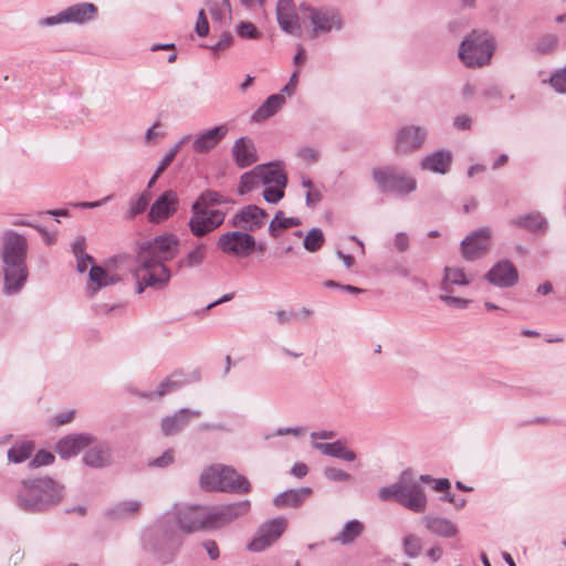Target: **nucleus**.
I'll return each mask as SVG.
<instances>
[{
	"label": "nucleus",
	"mask_w": 566,
	"mask_h": 566,
	"mask_svg": "<svg viewBox=\"0 0 566 566\" xmlns=\"http://www.w3.org/2000/svg\"><path fill=\"white\" fill-rule=\"evenodd\" d=\"M178 245L177 237L166 233L145 242L139 248L136 266L133 269L137 294L143 293L146 287L161 290L168 284L171 273L165 262L175 258Z\"/></svg>",
	"instance_id": "obj_1"
},
{
	"label": "nucleus",
	"mask_w": 566,
	"mask_h": 566,
	"mask_svg": "<svg viewBox=\"0 0 566 566\" xmlns=\"http://www.w3.org/2000/svg\"><path fill=\"white\" fill-rule=\"evenodd\" d=\"M28 240L24 235L14 231H7L3 234L1 247L2 291L8 296L20 293L28 281Z\"/></svg>",
	"instance_id": "obj_2"
},
{
	"label": "nucleus",
	"mask_w": 566,
	"mask_h": 566,
	"mask_svg": "<svg viewBox=\"0 0 566 566\" xmlns=\"http://www.w3.org/2000/svg\"><path fill=\"white\" fill-rule=\"evenodd\" d=\"M63 497L64 485L45 475L21 481L15 503L22 511L36 514L59 505Z\"/></svg>",
	"instance_id": "obj_3"
},
{
	"label": "nucleus",
	"mask_w": 566,
	"mask_h": 566,
	"mask_svg": "<svg viewBox=\"0 0 566 566\" xmlns=\"http://www.w3.org/2000/svg\"><path fill=\"white\" fill-rule=\"evenodd\" d=\"M377 496L384 502L396 501L415 513H423L427 509L426 492L410 470H405L395 483L381 486Z\"/></svg>",
	"instance_id": "obj_4"
},
{
	"label": "nucleus",
	"mask_w": 566,
	"mask_h": 566,
	"mask_svg": "<svg viewBox=\"0 0 566 566\" xmlns=\"http://www.w3.org/2000/svg\"><path fill=\"white\" fill-rule=\"evenodd\" d=\"M496 51L495 36L488 30H473L460 43L459 60L469 69L490 65Z\"/></svg>",
	"instance_id": "obj_5"
},
{
	"label": "nucleus",
	"mask_w": 566,
	"mask_h": 566,
	"mask_svg": "<svg viewBox=\"0 0 566 566\" xmlns=\"http://www.w3.org/2000/svg\"><path fill=\"white\" fill-rule=\"evenodd\" d=\"M371 178L380 192L407 196L417 189V180L394 167L374 168Z\"/></svg>",
	"instance_id": "obj_6"
},
{
	"label": "nucleus",
	"mask_w": 566,
	"mask_h": 566,
	"mask_svg": "<svg viewBox=\"0 0 566 566\" xmlns=\"http://www.w3.org/2000/svg\"><path fill=\"white\" fill-rule=\"evenodd\" d=\"M97 7L91 2H80L66 7L55 15L41 18L36 24L41 28H51L60 24H85L95 20Z\"/></svg>",
	"instance_id": "obj_7"
},
{
	"label": "nucleus",
	"mask_w": 566,
	"mask_h": 566,
	"mask_svg": "<svg viewBox=\"0 0 566 566\" xmlns=\"http://www.w3.org/2000/svg\"><path fill=\"white\" fill-rule=\"evenodd\" d=\"M210 507L202 505H176L174 507L175 521L180 531L187 534L201 530H212L209 521Z\"/></svg>",
	"instance_id": "obj_8"
},
{
	"label": "nucleus",
	"mask_w": 566,
	"mask_h": 566,
	"mask_svg": "<svg viewBox=\"0 0 566 566\" xmlns=\"http://www.w3.org/2000/svg\"><path fill=\"white\" fill-rule=\"evenodd\" d=\"M189 228L195 237L201 238L219 228L226 218V213L219 209H205L199 205L191 206Z\"/></svg>",
	"instance_id": "obj_9"
},
{
	"label": "nucleus",
	"mask_w": 566,
	"mask_h": 566,
	"mask_svg": "<svg viewBox=\"0 0 566 566\" xmlns=\"http://www.w3.org/2000/svg\"><path fill=\"white\" fill-rule=\"evenodd\" d=\"M301 10L305 17L311 21L313 27L312 38H316L319 34L328 33L332 30H340L343 27L342 19L339 15L328 9H315L310 6L302 4Z\"/></svg>",
	"instance_id": "obj_10"
},
{
	"label": "nucleus",
	"mask_w": 566,
	"mask_h": 566,
	"mask_svg": "<svg viewBox=\"0 0 566 566\" xmlns=\"http://www.w3.org/2000/svg\"><path fill=\"white\" fill-rule=\"evenodd\" d=\"M428 137V129L423 126L406 125L395 135V151L410 154L422 148Z\"/></svg>",
	"instance_id": "obj_11"
},
{
	"label": "nucleus",
	"mask_w": 566,
	"mask_h": 566,
	"mask_svg": "<svg viewBox=\"0 0 566 566\" xmlns=\"http://www.w3.org/2000/svg\"><path fill=\"white\" fill-rule=\"evenodd\" d=\"M218 248L235 256H248L255 248V239L248 232L231 231L220 235Z\"/></svg>",
	"instance_id": "obj_12"
},
{
	"label": "nucleus",
	"mask_w": 566,
	"mask_h": 566,
	"mask_svg": "<svg viewBox=\"0 0 566 566\" xmlns=\"http://www.w3.org/2000/svg\"><path fill=\"white\" fill-rule=\"evenodd\" d=\"M251 510V502L242 500L227 505L210 507L209 521L212 522V530L223 527L239 517L245 516Z\"/></svg>",
	"instance_id": "obj_13"
},
{
	"label": "nucleus",
	"mask_w": 566,
	"mask_h": 566,
	"mask_svg": "<svg viewBox=\"0 0 566 566\" xmlns=\"http://www.w3.org/2000/svg\"><path fill=\"white\" fill-rule=\"evenodd\" d=\"M491 232L488 228H481L467 235L461 242V253L467 261L482 258L490 248Z\"/></svg>",
	"instance_id": "obj_14"
},
{
	"label": "nucleus",
	"mask_w": 566,
	"mask_h": 566,
	"mask_svg": "<svg viewBox=\"0 0 566 566\" xmlns=\"http://www.w3.org/2000/svg\"><path fill=\"white\" fill-rule=\"evenodd\" d=\"M286 520L276 517L264 523L258 531L255 537L250 542L248 548L252 552H261L272 545L284 532Z\"/></svg>",
	"instance_id": "obj_15"
},
{
	"label": "nucleus",
	"mask_w": 566,
	"mask_h": 566,
	"mask_svg": "<svg viewBox=\"0 0 566 566\" xmlns=\"http://www.w3.org/2000/svg\"><path fill=\"white\" fill-rule=\"evenodd\" d=\"M178 207V195L174 190H166L151 205L148 212V220L151 223H160L174 216Z\"/></svg>",
	"instance_id": "obj_16"
},
{
	"label": "nucleus",
	"mask_w": 566,
	"mask_h": 566,
	"mask_svg": "<svg viewBox=\"0 0 566 566\" xmlns=\"http://www.w3.org/2000/svg\"><path fill=\"white\" fill-rule=\"evenodd\" d=\"M485 280L499 287H511L517 283L518 272L511 261L501 260L489 270Z\"/></svg>",
	"instance_id": "obj_17"
},
{
	"label": "nucleus",
	"mask_w": 566,
	"mask_h": 566,
	"mask_svg": "<svg viewBox=\"0 0 566 566\" xmlns=\"http://www.w3.org/2000/svg\"><path fill=\"white\" fill-rule=\"evenodd\" d=\"M266 213L258 206H247L240 209L231 219V226L245 231H255L264 226Z\"/></svg>",
	"instance_id": "obj_18"
},
{
	"label": "nucleus",
	"mask_w": 566,
	"mask_h": 566,
	"mask_svg": "<svg viewBox=\"0 0 566 566\" xmlns=\"http://www.w3.org/2000/svg\"><path fill=\"white\" fill-rule=\"evenodd\" d=\"M227 125H219L197 134L192 140V150L198 154H208L227 136Z\"/></svg>",
	"instance_id": "obj_19"
},
{
	"label": "nucleus",
	"mask_w": 566,
	"mask_h": 566,
	"mask_svg": "<svg viewBox=\"0 0 566 566\" xmlns=\"http://www.w3.org/2000/svg\"><path fill=\"white\" fill-rule=\"evenodd\" d=\"M95 438L88 433H73L63 437L56 444V452L63 459L78 454L85 447L91 446Z\"/></svg>",
	"instance_id": "obj_20"
},
{
	"label": "nucleus",
	"mask_w": 566,
	"mask_h": 566,
	"mask_svg": "<svg viewBox=\"0 0 566 566\" xmlns=\"http://www.w3.org/2000/svg\"><path fill=\"white\" fill-rule=\"evenodd\" d=\"M276 20L280 28L291 34L300 36L302 34L298 18L294 10L292 0H279L276 4Z\"/></svg>",
	"instance_id": "obj_21"
},
{
	"label": "nucleus",
	"mask_w": 566,
	"mask_h": 566,
	"mask_svg": "<svg viewBox=\"0 0 566 566\" xmlns=\"http://www.w3.org/2000/svg\"><path fill=\"white\" fill-rule=\"evenodd\" d=\"M221 476L220 492L230 494H243L251 491V483L249 480L237 472L230 465H223V472Z\"/></svg>",
	"instance_id": "obj_22"
},
{
	"label": "nucleus",
	"mask_w": 566,
	"mask_h": 566,
	"mask_svg": "<svg viewBox=\"0 0 566 566\" xmlns=\"http://www.w3.org/2000/svg\"><path fill=\"white\" fill-rule=\"evenodd\" d=\"M232 158L239 168H247L259 159L256 148L249 137L238 138L231 148Z\"/></svg>",
	"instance_id": "obj_23"
},
{
	"label": "nucleus",
	"mask_w": 566,
	"mask_h": 566,
	"mask_svg": "<svg viewBox=\"0 0 566 566\" xmlns=\"http://www.w3.org/2000/svg\"><path fill=\"white\" fill-rule=\"evenodd\" d=\"M199 410H190L182 408L171 416H167L161 420V431L164 436H175L179 433L190 421V419L200 417Z\"/></svg>",
	"instance_id": "obj_24"
},
{
	"label": "nucleus",
	"mask_w": 566,
	"mask_h": 566,
	"mask_svg": "<svg viewBox=\"0 0 566 566\" xmlns=\"http://www.w3.org/2000/svg\"><path fill=\"white\" fill-rule=\"evenodd\" d=\"M90 280L87 283V292L94 295L99 290L114 285L122 281L119 274L112 273L99 265H92L88 273Z\"/></svg>",
	"instance_id": "obj_25"
},
{
	"label": "nucleus",
	"mask_w": 566,
	"mask_h": 566,
	"mask_svg": "<svg viewBox=\"0 0 566 566\" xmlns=\"http://www.w3.org/2000/svg\"><path fill=\"white\" fill-rule=\"evenodd\" d=\"M83 462L91 468L102 469L112 463V449L106 442L93 444L83 457Z\"/></svg>",
	"instance_id": "obj_26"
},
{
	"label": "nucleus",
	"mask_w": 566,
	"mask_h": 566,
	"mask_svg": "<svg viewBox=\"0 0 566 566\" xmlns=\"http://www.w3.org/2000/svg\"><path fill=\"white\" fill-rule=\"evenodd\" d=\"M452 164V154L449 150H437L421 159L420 167L436 174L444 175Z\"/></svg>",
	"instance_id": "obj_27"
},
{
	"label": "nucleus",
	"mask_w": 566,
	"mask_h": 566,
	"mask_svg": "<svg viewBox=\"0 0 566 566\" xmlns=\"http://www.w3.org/2000/svg\"><path fill=\"white\" fill-rule=\"evenodd\" d=\"M313 448L324 455L340 459L346 462H353L357 458L356 453L347 448L346 442L343 440L334 442H313Z\"/></svg>",
	"instance_id": "obj_28"
},
{
	"label": "nucleus",
	"mask_w": 566,
	"mask_h": 566,
	"mask_svg": "<svg viewBox=\"0 0 566 566\" xmlns=\"http://www.w3.org/2000/svg\"><path fill=\"white\" fill-rule=\"evenodd\" d=\"M312 493L313 490L308 486H303L300 489H290L277 494L273 500V504L276 507H297L307 497H310Z\"/></svg>",
	"instance_id": "obj_29"
},
{
	"label": "nucleus",
	"mask_w": 566,
	"mask_h": 566,
	"mask_svg": "<svg viewBox=\"0 0 566 566\" xmlns=\"http://www.w3.org/2000/svg\"><path fill=\"white\" fill-rule=\"evenodd\" d=\"M426 528L434 535L441 537H454L458 528L452 521L441 516L427 515L422 518Z\"/></svg>",
	"instance_id": "obj_30"
},
{
	"label": "nucleus",
	"mask_w": 566,
	"mask_h": 566,
	"mask_svg": "<svg viewBox=\"0 0 566 566\" xmlns=\"http://www.w3.org/2000/svg\"><path fill=\"white\" fill-rule=\"evenodd\" d=\"M471 283L462 268L446 266L443 270V277L440 283L442 292H454L455 286H467Z\"/></svg>",
	"instance_id": "obj_31"
},
{
	"label": "nucleus",
	"mask_w": 566,
	"mask_h": 566,
	"mask_svg": "<svg viewBox=\"0 0 566 566\" xmlns=\"http://www.w3.org/2000/svg\"><path fill=\"white\" fill-rule=\"evenodd\" d=\"M256 172L262 178L263 186L286 187L287 177L281 167L276 164H262L256 166Z\"/></svg>",
	"instance_id": "obj_32"
},
{
	"label": "nucleus",
	"mask_w": 566,
	"mask_h": 566,
	"mask_svg": "<svg viewBox=\"0 0 566 566\" xmlns=\"http://www.w3.org/2000/svg\"><path fill=\"white\" fill-rule=\"evenodd\" d=\"M510 224L533 233H544L548 228L546 219L538 212L517 216L510 221Z\"/></svg>",
	"instance_id": "obj_33"
},
{
	"label": "nucleus",
	"mask_w": 566,
	"mask_h": 566,
	"mask_svg": "<svg viewBox=\"0 0 566 566\" xmlns=\"http://www.w3.org/2000/svg\"><path fill=\"white\" fill-rule=\"evenodd\" d=\"M284 103L285 96L283 94L277 93L270 95L265 102L253 113L252 119L254 122H262L275 115Z\"/></svg>",
	"instance_id": "obj_34"
},
{
	"label": "nucleus",
	"mask_w": 566,
	"mask_h": 566,
	"mask_svg": "<svg viewBox=\"0 0 566 566\" xmlns=\"http://www.w3.org/2000/svg\"><path fill=\"white\" fill-rule=\"evenodd\" d=\"M145 549L154 553L161 562H167L172 555V538L171 536L163 535V544H158L151 535L144 536Z\"/></svg>",
	"instance_id": "obj_35"
},
{
	"label": "nucleus",
	"mask_w": 566,
	"mask_h": 566,
	"mask_svg": "<svg viewBox=\"0 0 566 566\" xmlns=\"http://www.w3.org/2000/svg\"><path fill=\"white\" fill-rule=\"evenodd\" d=\"M223 464H212L206 468L200 474V486L210 492H220Z\"/></svg>",
	"instance_id": "obj_36"
},
{
	"label": "nucleus",
	"mask_w": 566,
	"mask_h": 566,
	"mask_svg": "<svg viewBox=\"0 0 566 566\" xmlns=\"http://www.w3.org/2000/svg\"><path fill=\"white\" fill-rule=\"evenodd\" d=\"M207 254V247L203 243L197 244L192 250H190L184 258L178 260L177 270L182 271L185 269H196L199 268Z\"/></svg>",
	"instance_id": "obj_37"
},
{
	"label": "nucleus",
	"mask_w": 566,
	"mask_h": 566,
	"mask_svg": "<svg viewBox=\"0 0 566 566\" xmlns=\"http://www.w3.org/2000/svg\"><path fill=\"white\" fill-rule=\"evenodd\" d=\"M233 201L218 191L214 190H205L200 193V196L196 199L192 205H199V207L205 209H210V207L232 203Z\"/></svg>",
	"instance_id": "obj_38"
},
{
	"label": "nucleus",
	"mask_w": 566,
	"mask_h": 566,
	"mask_svg": "<svg viewBox=\"0 0 566 566\" xmlns=\"http://www.w3.org/2000/svg\"><path fill=\"white\" fill-rule=\"evenodd\" d=\"M140 509V502L136 500L117 503L107 511V515L113 518H126L134 515Z\"/></svg>",
	"instance_id": "obj_39"
},
{
	"label": "nucleus",
	"mask_w": 566,
	"mask_h": 566,
	"mask_svg": "<svg viewBox=\"0 0 566 566\" xmlns=\"http://www.w3.org/2000/svg\"><path fill=\"white\" fill-rule=\"evenodd\" d=\"M261 186H263L262 178H260V175L256 172L255 166L252 170L244 172L241 176L238 193L243 196L251 192L254 189H258Z\"/></svg>",
	"instance_id": "obj_40"
},
{
	"label": "nucleus",
	"mask_w": 566,
	"mask_h": 566,
	"mask_svg": "<svg viewBox=\"0 0 566 566\" xmlns=\"http://www.w3.org/2000/svg\"><path fill=\"white\" fill-rule=\"evenodd\" d=\"M34 451V444L31 441H23L12 446L8 450V459L13 463H21L29 459Z\"/></svg>",
	"instance_id": "obj_41"
},
{
	"label": "nucleus",
	"mask_w": 566,
	"mask_h": 566,
	"mask_svg": "<svg viewBox=\"0 0 566 566\" xmlns=\"http://www.w3.org/2000/svg\"><path fill=\"white\" fill-rule=\"evenodd\" d=\"M363 532V524L353 520L347 522L339 534L335 537V541L340 542L342 544H350L353 543Z\"/></svg>",
	"instance_id": "obj_42"
},
{
	"label": "nucleus",
	"mask_w": 566,
	"mask_h": 566,
	"mask_svg": "<svg viewBox=\"0 0 566 566\" xmlns=\"http://www.w3.org/2000/svg\"><path fill=\"white\" fill-rule=\"evenodd\" d=\"M325 242V237L319 228H312L303 240V247L308 252L318 251Z\"/></svg>",
	"instance_id": "obj_43"
},
{
	"label": "nucleus",
	"mask_w": 566,
	"mask_h": 566,
	"mask_svg": "<svg viewBox=\"0 0 566 566\" xmlns=\"http://www.w3.org/2000/svg\"><path fill=\"white\" fill-rule=\"evenodd\" d=\"M150 201V191L144 190L139 196L136 198L130 199L129 201V217H136L140 213H143Z\"/></svg>",
	"instance_id": "obj_44"
},
{
	"label": "nucleus",
	"mask_w": 566,
	"mask_h": 566,
	"mask_svg": "<svg viewBox=\"0 0 566 566\" xmlns=\"http://www.w3.org/2000/svg\"><path fill=\"white\" fill-rule=\"evenodd\" d=\"M301 224V221L297 218H286L283 216L282 211H279L274 219L271 221L269 231L273 237H276L275 230L276 227L280 229H289L291 227H297Z\"/></svg>",
	"instance_id": "obj_45"
},
{
	"label": "nucleus",
	"mask_w": 566,
	"mask_h": 566,
	"mask_svg": "<svg viewBox=\"0 0 566 566\" xmlns=\"http://www.w3.org/2000/svg\"><path fill=\"white\" fill-rule=\"evenodd\" d=\"M402 545L405 554L410 558L417 557L422 547L421 539L412 534L403 538Z\"/></svg>",
	"instance_id": "obj_46"
},
{
	"label": "nucleus",
	"mask_w": 566,
	"mask_h": 566,
	"mask_svg": "<svg viewBox=\"0 0 566 566\" xmlns=\"http://www.w3.org/2000/svg\"><path fill=\"white\" fill-rule=\"evenodd\" d=\"M323 474L326 480L332 482H348L353 479L348 472L334 467L324 468Z\"/></svg>",
	"instance_id": "obj_47"
},
{
	"label": "nucleus",
	"mask_w": 566,
	"mask_h": 566,
	"mask_svg": "<svg viewBox=\"0 0 566 566\" xmlns=\"http://www.w3.org/2000/svg\"><path fill=\"white\" fill-rule=\"evenodd\" d=\"M237 33L240 38L255 40L261 38V32L255 25L248 21H242L237 27Z\"/></svg>",
	"instance_id": "obj_48"
},
{
	"label": "nucleus",
	"mask_w": 566,
	"mask_h": 566,
	"mask_svg": "<svg viewBox=\"0 0 566 566\" xmlns=\"http://www.w3.org/2000/svg\"><path fill=\"white\" fill-rule=\"evenodd\" d=\"M454 292H442L440 295H439V298L446 303L448 306H451V307H454V308H467L468 305L470 304V301L467 300V298H462V297H457V296H453Z\"/></svg>",
	"instance_id": "obj_49"
},
{
	"label": "nucleus",
	"mask_w": 566,
	"mask_h": 566,
	"mask_svg": "<svg viewBox=\"0 0 566 566\" xmlns=\"http://www.w3.org/2000/svg\"><path fill=\"white\" fill-rule=\"evenodd\" d=\"M284 188L281 186H268L263 191V198L269 203H277L284 197Z\"/></svg>",
	"instance_id": "obj_50"
},
{
	"label": "nucleus",
	"mask_w": 566,
	"mask_h": 566,
	"mask_svg": "<svg viewBox=\"0 0 566 566\" xmlns=\"http://www.w3.org/2000/svg\"><path fill=\"white\" fill-rule=\"evenodd\" d=\"M557 44V36L553 34H546L542 36L536 45V50L542 53L546 54L552 52Z\"/></svg>",
	"instance_id": "obj_51"
},
{
	"label": "nucleus",
	"mask_w": 566,
	"mask_h": 566,
	"mask_svg": "<svg viewBox=\"0 0 566 566\" xmlns=\"http://www.w3.org/2000/svg\"><path fill=\"white\" fill-rule=\"evenodd\" d=\"M53 461H54V455L51 452L41 450L30 461L29 465L31 468H39L42 465H49V464L53 463Z\"/></svg>",
	"instance_id": "obj_52"
},
{
	"label": "nucleus",
	"mask_w": 566,
	"mask_h": 566,
	"mask_svg": "<svg viewBox=\"0 0 566 566\" xmlns=\"http://www.w3.org/2000/svg\"><path fill=\"white\" fill-rule=\"evenodd\" d=\"M552 86L559 93H566V66L551 76Z\"/></svg>",
	"instance_id": "obj_53"
},
{
	"label": "nucleus",
	"mask_w": 566,
	"mask_h": 566,
	"mask_svg": "<svg viewBox=\"0 0 566 566\" xmlns=\"http://www.w3.org/2000/svg\"><path fill=\"white\" fill-rule=\"evenodd\" d=\"M233 43V35L230 32H224L220 36V39L212 45L207 46L209 50H211L213 53H217L219 51H223L228 48H230Z\"/></svg>",
	"instance_id": "obj_54"
},
{
	"label": "nucleus",
	"mask_w": 566,
	"mask_h": 566,
	"mask_svg": "<svg viewBox=\"0 0 566 566\" xmlns=\"http://www.w3.org/2000/svg\"><path fill=\"white\" fill-rule=\"evenodd\" d=\"M296 156L306 163H315L319 158L318 151L315 148L308 146L298 148Z\"/></svg>",
	"instance_id": "obj_55"
},
{
	"label": "nucleus",
	"mask_w": 566,
	"mask_h": 566,
	"mask_svg": "<svg viewBox=\"0 0 566 566\" xmlns=\"http://www.w3.org/2000/svg\"><path fill=\"white\" fill-rule=\"evenodd\" d=\"M175 459V452L172 449L166 450L160 457L154 459L150 462V465L156 468H167L169 467Z\"/></svg>",
	"instance_id": "obj_56"
},
{
	"label": "nucleus",
	"mask_w": 566,
	"mask_h": 566,
	"mask_svg": "<svg viewBox=\"0 0 566 566\" xmlns=\"http://www.w3.org/2000/svg\"><path fill=\"white\" fill-rule=\"evenodd\" d=\"M305 432H306V429L302 428V427H296V428H291V427L279 428L273 433L265 436V439H270L272 437L287 436V434H292V436H295V437H301V436H304Z\"/></svg>",
	"instance_id": "obj_57"
},
{
	"label": "nucleus",
	"mask_w": 566,
	"mask_h": 566,
	"mask_svg": "<svg viewBox=\"0 0 566 566\" xmlns=\"http://www.w3.org/2000/svg\"><path fill=\"white\" fill-rule=\"evenodd\" d=\"M179 387H180L179 381L172 380L171 378H167L160 382L155 395L160 398V397L165 396L166 394H169Z\"/></svg>",
	"instance_id": "obj_58"
},
{
	"label": "nucleus",
	"mask_w": 566,
	"mask_h": 566,
	"mask_svg": "<svg viewBox=\"0 0 566 566\" xmlns=\"http://www.w3.org/2000/svg\"><path fill=\"white\" fill-rule=\"evenodd\" d=\"M196 32L199 36H206L209 33V23L203 10L198 12V18L196 22Z\"/></svg>",
	"instance_id": "obj_59"
},
{
	"label": "nucleus",
	"mask_w": 566,
	"mask_h": 566,
	"mask_svg": "<svg viewBox=\"0 0 566 566\" xmlns=\"http://www.w3.org/2000/svg\"><path fill=\"white\" fill-rule=\"evenodd\" d=\"M298 74H300V71L297 69L291 75L287 84L281 90V92H280L281 94H283L284 96L285 95L291 96L294 94L297 83H298Z\"/></svg>",
	"instance_id": "obj_60"
},
{
	"label": "nucleus",
	"mask_w": 566,
	"mask_h": 566,
	"mask_svg": "<svg viewBox=\"0 0 566 566\" xmlns=\"http://www.w3.org/2000/svg\"><path fill=\"white\" fill-rule=\"evenodd\" d=\"M208 6H209V12H210V14H211V17H212V19H213L214 21H219V22H221V21L224 19L226 14H228V12L226 11V9H224V8H222V7H221L218 2H216V1H210Z\"/></svg>",
	"instance_id": "obj_61"
},
{
	"label": "nucleus",
	"mask_w": 566,
	"mask_h": 566,
	"mask_svg": "<svg viewBox=\"0 0 566 566\" xmlns=\"http://www.w3.org/2000/svg\"><path fill=\"white\" fill-rule=\"evenodd\" d=\"M85 248H86V242H85V238L83 235H78L75 241L72 243V252L74 254V256H82V255H87V253L85 252Z\"/></svg>",
	"instance_id": "obj_62"
},
{
	"label": "nucleus",
	"mask_w": 566,
	"mask_h": 566,
	"mask_svg": "<svg viewBox=\"0 0 566 566\" xmlns=\"http://www.w3.org/2000/svg\"><path fill=\"white\" fill-rule=\"evenodd\" d=\"M322 198L323 196L318 189H311L306 192V206L314 208L318 202H321Z\"/></svg>",
	"instance_id": "obj_63"
},
{
	"label": "nucleus",
	"mask_w": 566,
	"mask_h": 566,
	"mask_svg": "<svg viewBox=\"0 0 566 566\" xmlns=\"http://www.w3.org/2000/svg\"><path fill=\"white\" fill-rule=\"evenodd\" d=\"M453 125L457 129L460 130L470 129L472 125V119L464 114L458 115L453 120Z\"/></svg>",
	"instance_id": "obj_64"
}]
</instances>
